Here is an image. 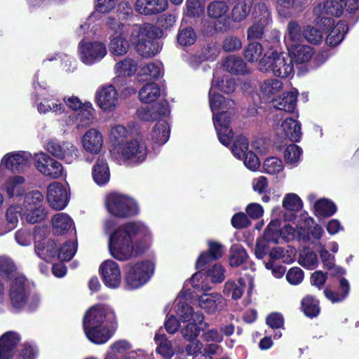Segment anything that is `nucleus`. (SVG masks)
Returning <instances> with one entry per match:
<instances>
[{
    "instance_id": "1a4fd4ad",
    "label": "nucleus",
    "mask_w": 359,
    "mask_h": 359,
    "mask_svg": "<svg viewBox=\"0 0 359 359\" xmlns=\"http://www.w3.org/2000/svg\"><path fill=\"white\" fill-rule=\"evenodd\" d=\"M48 233L47 228L45 226H35L34 229V234L35 238L34 249L37 255L46 261H50L51 259L56 257L57 255V244L53 239H48L44 241L37 240L38 238H45Z\"/></svg>"
},
{
    "instance_id": "4d7b16f0",
    "label": "nucleus",
    "mask_w": 359,
    "mask_h": 359,
    "mask_svg": "<svg viewBox=\"0 0 359 359\" xmlns=\"http://www.w3.org/2000/svg\"><path fill=\"white\" fill-rule=\"evenodd\" d=\"M75 252L74 243L67 241L57 249L56 257L62 262H68L74 257Z\"/></svg>"
},
{
    "instance_id": "58836bf2",
    "label": "nucleus",
    "mask_w": 359,
    "mask_h": 359,
    "mask_svg": "<svg viewBox=\"0 0 359 359\" xmlns=\"http://www.w3.org/2000/svg\"><path fill=\"white\" fill-rule=\"evenodd\" d=\"M178 315L183 322H196L203 323L204 316L201 311L195 312L194 309L187 304H182L178 310Z\"/></svg>"
},
{
    "instance_id": "c756f323",
    "label": "nucleus",
    "mask_w": 359,
    "mask_h": 359,
    "mask_svg": "<svg viewBox=\"0 0 359 359\" xmlns=\"http://www.w3.org/2000/svg\"><path fill=\"white\" fill-rule=\"evenodd\" d=\"M285 137L292 142H298L302 137L301 124L292 118H287L281 125Z\"/></svg>"
},
{
    "instance_id": "f03ea898",
    "label": "nucleus",
    "mask_w": 359,
    "mask_h": 359,
    "mask_svg": "<svg viewBox=\"0 0 359 359\" xmlns=\"http://www.w3.org/2000/svg\"><path fill=\"white\" fill-rule=\"evenodd\" d=\"M82 327L89 341L95 345H102L116 332L118 327V318L111 306L105 304H96L85 312Z\"/></svg>"
},
{
    "instance_id": "6ab92c4d",
    "label": "nucleus",
    "mask_w": 359,
    "mask_h": 359,
    "mask_svg": "<svg viewBox=\"0 0 359 359\" xmlns=\"http://www.w3.org/2000/svg\"><path fill=\"white\" fill-rule=\"evenodd\" d=\"M21 341L20 334L15 331H7L0 337V359H11Z\"/></svg>"
},
{
    "instance_id": "49530a36",
    "label": "nucleus",
    "mask_w": 359,
    "mask_h": 359,
    "mask_svg": "<svg viewBox=\"0 0 359 359\" xmlns=\"http://www.w3.org/2000/svg\"><path fill=\"white\" fill-rule=\"evenodd\" d=\"M263 52L262 45L257 41L250 42L244 49V57L250 62H257Z\"/></svg>"
},
{
    "instance_id": "20e7f679",
    "label": "nucleus",
    "mask_w": 359,
    "mask_h": 359,
    "mask_svg": "<svg viewBox=\"0 0 359 359\" xmlns=\"http://www.w3.org/2000/svg\"><path fill=\"white\" fill-rule=\"evenodd\" d=\"M258 69L261 72L285 79L294 72L293 60L287 53L268 50L259 60Z\"/></svg>"
},
{
    "instance_id": "c03bdc74",
    "label": "nucleus",
    "mask_w": 359,
    "mask_h": 359,
    "mask_svg": "<svg viewBox=\"0 0 359 359\" xmlns=\"http://www.w3.org/2000/svg\"><path fill=\"white\" fill-rule=\"evenodd\" d=\"M38 206L41 208L45 207L43 194L38 190H34L25 194L23 201V208H38Z\"/></svg>"
},
{
    "instance_id": "ddd939ff",
    "label": "nucleus",
    "mask_w": 359,
    "mask_h": 359,
    "mask_svg": "<svg viewBox=\"0 0 359 359\" xmlns=\"http://www.w3.org/2000/svg\"><path fill=\"white\" fill-rule=\"evenodd\" d=\"M36 165L43 175L51 178L58 179L63 173L62 164L51 158L48 154L41 153L35 156Z\"/></svg>"
},
{
    "instance_id": "6e6d98bb",
    "label": "nucleus",
    "mask_w": 359,
    "mask_h": 359,
    "mask_svg": "<svg viewBox=\"0 0 359 359\" xmlns=\"http://www.w3.org/2000/svg\"><path fill=\"white\" fill-rule=\"evenodd\" d=\"M344 1L340 0H326L323 3V12L334 17H340L344 12Z\"/></svg>"
},
{
    "instance_id": "13d9d810",
    "label": "nucleus",
    "mask_w": 359,
    "mask_h": 359,
    "mask_svg": "<svg viewBox=\"0 0 359 359\" xmlns=\"http://www.w3.org/2000/svg\"><path fill=\"white\" fill-rule=\"evenodd\" d=\"M303 38L313 44H319L323 41L322 32L317 28L307 25L303 29Z\"/></svg>"
},
{
    "instance_id": "39448f33",
    "label": "nucleus",
    "mask_w": 359,
    "mask_h": 359,
    "mask_svg": "<svg viewBox=\"0 0 359 359\" xmlns=\"http://www.w3.org/2000/svg\"><path fill=\"white\" fill-rule=\"evenodd\" d=\"M105 205L108 212L117 218H130L140 212L137 203L133 198L117 192L106 196Z\"/></svg>"
},
{
    "instance_id": "338daca9",
    "label": "nucleus",
    "mask_w": 359,
    "mask_h": 359,
    "mask_svg": "<svg viewBox=\"0 0 359 359\" xmlns=\"http://www.w3.org/2000/svg\"><path fill=\"white\" fill-rule=\"evenodd\" d=\"M15 270L16 267L11 259L0 257V276L8 278Z\"/></svg>"
},
{
    "instance_id": "8fccbe9b",
    "label": "nucleus",
    "mask_w": 359,
    "mask_h": 359,
    "mask_svg": "<svg viewBox=\"0 0 359 359\" xmlns=\"http://www.w3.org/2000/svg\"><path fill=\"white\" fill-rule=\"evenodd\" d=\"M154 138L160 145L165 144L170 137V127L166 121L158 122L154 128Z\"/></svg>"
},
{
    "instance_id": "09e8293b",
    "label": "nucleus",
    "mask_w": 359,
    "mask_h": 359,
    "mask_svg": "<svg viewBox=\"0 0 359 359\" xmlns=\"http://www.w3.org/2000/svg\"><path fill=\"white\" fill-rule=\"evenodd\" d=\"M115 69L118 75L131 76L137 71V63L131 58H126L117 62L115 65Z\"/></svg>"
},
{
    "instance_id": "6e6552de",
    "label": "nucleus",
    "mask_w": 359,
    "mask_h": 359,
    "mask_svg": "<svg viewBox=\"0 0 359 359\" xmlns=\"http://www.w3.org/2000/svg\"><path fill=\"white\" fill-rule=\"evenodd\" d=\"M255 21L247 31L248 39H262L266 27L271 22V12L264 3L255 4L254 8Z\"/></svg>"
},
{
    "instance_id": "f704fd0d",
    "label": "nucleus",
    "mask_w": 359,
    "mask_h": 359,
    "mask_svg": "<svg viewBox=\"0 0 359 359\" xmlns=\"http://www.w3.org/2000/svg\"><path fill=\"white\" fill-rule=\"evenodd\" d=\"M159 86L154 82L144 84L139 91L140 100L143 103H151L156 101L160 96Z\"/></svg>"
},
{
    "instance_id": "79ce46f5",
    "label": "nucleus",
    "mask_w": 359,
    "mask_h": 359,
    "mask_svg": "<svg viewBox=\"0 0 359 359\" xmlns=\"http://www.w3.org/2000/svg\"><path fill=\"white\" fill-rule=\"evenodd\" d=\"M208 326V323L204 321L202 325L194 321L189 322L181 330V333L186 340L192 341L198 337L201 331H203Z\"/></svg>"
},
{
    "instance_id": "4be33fe9",
    "label": "nucleus",
    "mask_w": 359,
    "mask_h": 359,
    "mask_svg": "<svg viewBox=\"0 0 359 359\" xmlns=\"http://www.w3.org/2000/svg\"><path fill=\"white\" fill-rule=\"evenodd\" d=\"M82 144L86 151L98 154L103 144L102 135L97 130L91 128L83 135Z\"/></svg>"
},
{
    "instance_id": "cd10ccee",
    "label": "nucleus",
    "mask_w": 359,
    "mask_h": 359,
    "mask_svg": "<svg viewBox=\"0 0 359 359\" xmlns=\"http://www.w3.org/2000/svg\"><path fill=\"white\" fill-rule=\"evenodd\" d=\"M297 91L283 93L279 99L275 100L276 109L289 113L294 112L297 107Z\"/></svg>"
},
{
    "instance_id": "9d476101",
    "label": "nucleus",
    "mask_w": 359,
    "mask_h": 359,
    "mask_svg": "<svg viewBox=\"0 0 359 359\" xmlns=\"http://www.w3.org/2000/svg\"><path fill=\"white\" fill-rule=\"evenodd\" d=\"M81 60L86 65H91L100 61L107 54L105 45L100 41H85L79 43Z\"/></svg>"
},
{
    "instance_id": "680f3d73",
    "label": "nucleus",
    "mask_w": 359,
    "mask_h": 359,
    "mask_svg": "<svg viewBox=\"0 0 359 359\" xmlns=\"http://www.w3.org/2000/svg\"><path fill=\"white\" fill-rule=\"evenodd\" d=\"M302 154V148L295 144H291L287 147L284 151V158L287 163L294 164L297 163L301 154Z\"/></svg>"
},
{
    "instance_id": "37998d69",
    "label": "nucleus",
    "mask_w": 359,
    "mask_h": 359,
    "mask_svg": "<svg viewBox=\"0 0 359 359\" xmlns=\"http://www.w3.org/2000/svg\"><path fill=\"white\" fill-rule=\"evenodd\" d=\"M296 63L302 64L310 61L314 54L313 48L309 46L296 45L292 51Z\"/></svg>"
},
{
    "instance_id": "774afa93",
    "label": "nucleus",
    "mask_w": 359,
    "mask_h": 359,
    "mask_svg": "<svg viewBox=\"0 0 359 359\" xmlns=\"http://www.w3.org/2000/svg\"><path fill=\"white\" fill-rule=\"evenodd\" d=\"M25 181V180L22 176L15 175L11 177L6 182L4 189L9 198L15 197V191L17 185H22Z\"/></svg>"
},
{
    "instance_id": "f8f14e48",
    "label": "nucleus",
    "mask_w": 359,
    "mask_h": 359,
    "mask_svg": "<svg viewBox=\"0 0 359 359\" xmlns=\"http://www.w3.org/2000/svg\"><path fill=\"white\" fill-rule=\"evenodd\" d=\"M46 149L52 156L72 163L79 157L78 148L71 142H65L62 144L55 140H49L46 144Z\"/></svg>"
},
{
    "instance_id": "a878e982",
    "label": "nucleus",
    "mask_w": 359,
    "mask_h": 359,
    "mask_svg": "<svg viewBox=\"0 0 359 359\" xmlns=\"http://www.w3.org/2000/svg\"><path fill=\"white\" fill-rule=\"evenodd\" d=\"M162 330V327H161L154 336V341L157 345L156 352L164 359H170L174 355L175 351L171 341L168 339L166 334L161 333Z\"/></svg>"
},
{
    "instance_id": "5fc2aeb1",
    "label": "nucleus",
    "mask_w": 359,
    "mask_h": 359,
    "mask_svg": "<svg viewBox=\"0 0 359 359\" xmlns=\"http://www.w3.org/2000/svg\"><path fill=\"white\" fill-rule=\"evenodd\" d=\"M283 207L287 210L299 212L303 208V202L297 194L290 193L284 197Z\"/></svg>"
},
{
    "instance_id": "de8ad7c7",
    "label": "nucleus",
    "mask_w": 359,
    "mask_h": 359,
    "mask_svg": "<svg viewBox=\"0 0 359 359\" xmlns=\"http://www.w3.org/2000/svg\"><path fill=\"white\" fill-rule=\"evenodd\" d=\"M249 142L248 138L240 135L236 137L235 141L231 146V152L238 159H242L245 154L248 151Z\"/></svg>"
},
{
    "instance_id": "bb28decb",
    "label": "nucleus",
    "mask_w": 359,
    "mask_h": 359,
    "mask_svg": "<svg viewBox=\"0 0 359 359\" xmlns=\"http://www.w3.org/2000/svg\"><path fill=\"white\" fill-rule=\"evenodd\" d=\"M245 287V280L243 278H239L237 281L229 280L224 283L223 294L233 300H238L243 296Z\"/></svg>"
},
{
    "instance_id": "2f4dec72",
    "label": "nucleus",
    "mask_w": 359,
    "mask_h": 359,
    "mask_svg": "<svg viewBox=\"0 0 359 359\" xmlns=\"http://www.w3.org/2000/svg\"><path fill=\"white\" fill-rule=\"evenodd\" d=\"M197 34L195 29L188 25H181L177 34V43L182 47L190 46L196 43Z\"/></svg>"
},
{
    "instance_id": "473e14b6",
    "label": "nucleus",
    "mask_w": 359,
    "mask_h": 359,
    "mask_svg": "<svg viewBox=\"0 0 359 359\" xmlns=\"http://www.w3.org/2000/svg\"><path fill=\"white\" fill-rule=\"evenodd\" d=\"M301 310L307 318H316L320 312V302L313 295L307 294L301 301Z\"/></svg>"
},
{
    "instance_id": "393cba45",
    "label": "nucleus",
    "mask_w": 359,
    "mask_h": 359,
    "mask_svg": "<svg viewBox=\"0 0 359 359\" xmlns=\"http://www.w3.org/2000/svg\"><path fill=\"white\" fill-rule=\"evenodd\" d=\"M92 175L95 182L98 185H104L109 182L110 172L106 159L98 157L93 167Z\"/></svg>"
},
{
    "instance_id": "c85d7f7f",
    "label": "nucleus",
    "mask_w": 359,
    "mask_h": 359,
    "mask_svg": "<svg viewBox=\"0 0 359 359\" xmlns=\"http://www.w3.org/2000/svg\"><path fill=\"white\" fill-rule=\"evenodd\" d=\"M72 218L66 213H57L52 218L53 232L55 235L67 233L72 225Z\"/></svg>"
},
{
    "instance_id": "a19ab883",
    "label": "nucleus",
    "mask_w": 359,
    "mask_h": 359,
    "mask_svg": "<svg viewBox=\"0 0 359 359\" xmlns=\"http://www.w3.org/2000/svg\"><path fill=\"white\" fill-rule=\"evenodd\" d=\"M280 224L281 222L279 219L271 221L264 229L263 235L259 238L271 242L274 245H277L280 236Z\"/></svg>"
},
{
    "instance_id": "e433bc0d",
    "label": "nucleus",
    "mask_w": 359,
    "mask_h": 359,
    "mask_svg": "<svg viewBox=\"0 0 359 359\" xmlns=\"http://www.w3.org/2000/svg\"><path fill=\"white\" fill-rule=\"evenodd\" d=\"M337 205L332 201L322 198L314 204V215L317 217H329L337 212Z\"/></svg>"
},
{
    "instance_id": "b1692460",
    "label": "nucleus",
    "mask_w": 359,
    "mask_h": 359,
    "mask_svg": "<svg viewBox=\"0 0 359 359\" xmlns=\"http://www.w3.org/2000/svg\"><path fill=\"white\" fill-rule=\"evenodd\" d=\"M201 309L209 314L222 310L223 298L218 293L203 294L198 299Z\"/></svg>"
},
{
    "instance_id": "f257e3e1",
    "label": "nucleus",
    "mask_w": 359,
    "mask_h": 359,
    "mask_svg": "<svg viewBox=\"0 0 359 359\" xmlns=\"http://www.w3.org/2000/svg\"><path fill=\"white\" fill-rule=\"evenodd\" d=\"M151 237L148 227L141 221H130L121 224L109 236L108 248L110 255L116 259L124 262L133 256L137 257L144 253L147 247L143 245L135 248L133 241L143 239L147 241Z\"/></svg>"
},
{
    "instance_id": "5701e85b",
    "label": "nucleus",
    "mask_w": 359,
    "mask_h": 359,
    "mask_svg": "<svg viewBox=\"0 0 359 359\" xmlns=\"http://www.w3.org/2000/svg\"><path fill=\"white\" fill-rule=\"evenodd\" d=\"M348 26L346 20H339L332 29L326 36L325 43L330 47H336L339 45L347 32Z\"/></svg>"
},
{
    "instance_id": "ea45409f",
    "label": "nucleus",
    "mask_w": 359,
    "mask_h": 359,
    "mask_svg": "<svg viewBox=\"0 0 359 359\" xmlns=\"http://www.w3.org/2000/svg\"><path fill=\"white\" fill-rule=\"evenodd\" d=\"M232 9L231 18L234 22H241L250 13L252 0H238Z\"/></svg>"
},
{
    "instance_id": "bf43d9fd",
    "label": "nucleus",
    "mask_w": 359,
    "mask_h": 359,
    "mask_svg": "<svg viewBox=\"0 0 359 359\" xmlns=\"http://www.w3.org/2000/svg\"><path fill=\"white\" fill-rule=\"evenodd\" d=\"M314 224L315 221L313 218H308L305 220L304 226H297L296 239L304 243L310 241V229Z\"/></svg>"
},
{
    "instance_id": "052dcab7",
    "label": "nucleus",
    "mask_w": 359,
    "mask_h": 359,
    "mask_svg": "<svg viewBox=\"0 0 359 359\" xmlns=\"http://www.w3.org/2000/svg\"><path fill=\"white\" fill-rule=\"evenodd\" d=\"M128 130L121 125H117L112 128L111 130L110 139L116 146H120L126 140L128 137Z\"/></svg>"
},
{
    "instance_id": "0e129e2a",
    "label": "nucleus",
    "mask_w": 359,
    "mask_h": 359,
    "mask_svg": "<svg viewBox=\"0 0 359 359\" xmlns=\"http://www.w3.org/2000/svg\"><path fill=\"white\" fill-rule=\"evenodd\" d=\"M272 243L266 241L261 238H257L255 247V255L258 259H263L267 255H269L273 246Z\"/></svg>"
},
{
    "instance_id": "dca6fc26",
    "label": "nucleus",
    "mask_w": 359,
    "mask_h": 359,
    "mask_svg": "<svg viewBox=\"0 0 359 359\" xmlns=\"http://www.w3.org/2000/svg\"><path fill=\"white\" fill-rule=\"evenodd\" d=\"M100 273L104 285L111 288H117L121 281L118 264L111 259L103 262L100 266Z\"/></svg>"
},
{
    "instance_id": "864d4df0",
    "label": "nucleus",
    "mask_w": 359,
    "mask_h": 359,
    "mask_svg": "<svg viewBox=\"0 0 359 359\" xmlns=\"http://www.w3.org/2000/svg\"><path fill=\"white\" fill-rule=\"evenodd\" d=\"M205 11L204 0H187L185 14L189 18L199 17Z\"/></svg>"
},
{
    "instance_id": "72a5a7b5",
    "label": "nucleus",
    "mask_w": 359,
    "mask_h": 359,
    "mask_svg": "<svg viewBox=\"0 0 359 359\" xmlns=\"http://www.w3.org/2000/svg\"><path fill=\"white\" fill-rule=\"evenodd\" d=\"M126 36L123 32H120L111 39L109 50L112 55L121 56L128 51L129 42L126 39Z\"/></svg>"
},
{
    "instance_id": "7ed1b4c3",
    "label": "nucleus",
    "mask_w": 359,
    "mask_h": 359,
    "mask_svg": "<svg viewBox=\"0 0 359 359\" xmlns=\"http://www.w3.org/2000/svg\"><path fill=\"white\" fill-rule=\"evenodd\" d=\"M159 29L150 23L135 25L133 28L130 40L135 44V48L144 57H153L160 50L158 40Z\"/></svg>"
},
{
    "instance_id": "603ef678",
    "label": "nucleus",
    "mask_w": 359,
    "mask_h": 359,
    "mask_svg": "<svg viewBox=\"0 0 359 359\" xmlns=\"http://www.w3.org/2000/svg\"><path fill=\"white\" fill-rule=\"evenodd\" d=\"M224 272V268L221 264H215L203 272V275L205 278H210L213 283H220L225 278Z\"/></svg>"
},
{
    "instance_id": "9b49d317",
    "label": "nucleus",
    "mask_w": 359,
    "mask_h": 359,
    "mask_svg": "<svg viewBox=\"0 0 359 359\" xmlns=\"http://www.w3.org/2000/svg\"><path fill=\"white\" fill-rule=\"evenodd\" d=\"M229 6L224 1H214L210 2L207 8L208 17L217 19L214 25L215 29L219 32H226L229 29L230 20L227 15Z\"/></svg>"
},
{
    "instance_id": "c9c22d12",
    "label": "nucleus",
    "mask_w": 359,
    "mask_h": 359,
    "mask_svg": "<svg viewBox=\"0 0 359 359\" xmlns=\"http://www.w3.org/2000/svg\"><path fill=\"white\" fill-rule=\"evenodd\" d=\"M22 210L24 212L21 215L22 219L32 224L43 222L48 215V210L46 207L38 206V208H23Z\"/></svg>"
},
{
    "instance_id": "3c124183",
    "label": "nucleus",
    "mask_w": 359,
    "mask_h": 359,
    "mask_svg": "<svg viewBox=\"0 0 359 359\" xmlns=\"http://www.w3.org/2000/svg\"><path fill=\"white\" fill-rule=\"evenodd\" d=\"M39 355V348L29 342L21 344L16 354V359H36Z\"/></svg>"
},
{
    "instance_id": "69168bd1",
    "label": "nucleus",
    "mask_w": 359,
    "mask_h": 359,
    "mask_svg": "<svg viewBox=\"0 0 359 359\" xmlns=\"http://www.w3.org/2000/svg\"><path fill=\"white\" fill-rule=\"evenodd\" d=\"M20 210H22L19 205H11L6 210V219L8 223V228L11 230L13 229L18 222V216L20 215Z\"/></svg>"
},
{
    "instance_id": "aec40b11",
    "label": "nucleus",
    "mask_w": 359,
    "mask_h": 359,
    "mask_svg": "<svg viewBox=\"0 0 359 359\" xmlns=\"http://www.w3.org/2000/svg\"><path fill=\"white\" fill-rule=\"evenodd\" d=\"M135 10L140 14L152 15L161 13L168 6V0H137Z\"/></svg>"
},
{
    "instance_id": "f3484780",
    "label": "nucleus",
    "mask_w": 359,
    "mask_h": 359,
    "mask_svg": "<svg viewBox=\"0 0 359 359\" xmlns=\"http://www.w3.org/2000/svg\"><path fill=\"white\" fill-rule=\"evenodd\" d=\"M118 93L112 85L101 87L96 93L95 102L104 111H112L116 107Z\"/></svg>"
},
{
    "instance_id": "4468645a",
    "label": "nucleus",
    "mask_w": 359,
    "mask_h": 359,
    "mask_svg": "<svg viewBox=\"0 0 359 359\" xmlns=\"http://www.w3.org/2000/svg\"><path fill=\"white\" fill-rule=\"evenodd\" d=\"M213 121L219 141L224 146H229L233 138V132L230 128L229 113L224 111L217 113L214 116Z\"/></svg>"
},
{
    "instance_id": "e2e57ef3",
    "label": "nucleus",
    "mask_w": 359,
    "mask_h": 359,
    "mask_svg": "<svg viewBox=\"0 0 359 359\" xmlns=\"http://www.w3.org/2000/svg\"><path fill=\"white\" fill-rule=\"evenodd\" d=\"M264 171L270 175H275L283 170V163L277 157L267 158L263 165Z\"/></svg>"
},
{
    "instance_id": "0eeeda50",
    "label": "nucleus",
    "mask_w": 359,
    "mask_h": 359,
    "mask_svg": "<svg viewBox=\"0 0 359 359\" xmlns=\"http://www.w3.org/2000/svg\"><path fill=\"white\" fill-rule=\"evenodd\" d=\"M30 292L28 280L24 276L15 278L11 281L9 288L11 304L13 309L20 311L25 308Z\"/></svg>"
},
{
    "instance_id": "7c9ffc66",
    "label": "nucleus",
    "mask_w": 359,
    "mask_h": 359,
    "mask_svg": "<svg viewBox=\"0 0 359 359\" xmlns=\"http://www.w3.org/2000/svg\"><path fill=\"white\" fill-rule=\"evenodd\" d=\"M223 67L228 72L235 75H245L249 72L243 60L234 55L227 57Z\"/></svg>"
},
{
    "instance_id": "423d86ee",
    "label": "nucleus",
    "mask_w": 359,
    "mask_h": 359,
    "mask_svg": "<svg viewBox=\"0 0 359 359\" xmlns=\"http://www.w3.org/2000/svg\"><path fill=\"white\" fill-rule=\"evenodd\" d=\"M155 266L149 260H143L126 266L125 281L130 290L139 288L146 284L151 278Z\"/></svg>"
},
{
    "instance_id": "412c9836",
    "label": "nucleus",
    "mask_w": 359,
    "mask_h": 359,
    "mask_svg": "<svg viewBox=\"0 0 359 359\" xmlns=\"http://www.w3.org/2000/svg\"><path fill=\"white\" fill-rule=\"evenodd\" d=\"M29 157L25 155V151L18 153L7 154L2 158V163L6 168L11 170L13 172H22L28 166Z\"/></svg>"
},
{
    "instance_id": "2eb2a0df",
    "label": "nucleus",
    "mask_w": 359,
    "mask_h": 359,
    "mask_svg": "<svg viewBox=\"0 0 359 359\" xmlns=\"http://www.w3.org/2000/svg\"><path fill=\"white\" fill-rule=\"evenodd\" d=\"M46 198L50 206L56 210L64 209L69 202V196L65 186L58 182L48 185Z\"/></svg>"
},
{
    "instance_id": "4c0bfd02",
    "label": "nucleus",
    "mask_w": 359,
    "mask_h": 359,
    "mask_svg": "<svg viewBox=\"0 0 359 359\" xmlns=\"http://www.w3.org/2000/svg\"><path fill=\"white\" fill-rule=\"evenodd\" d=\"M229 265L232 267H238L247 261L248 254L247 250L241 244H233L229 250Z\"/></svg>"
},
{
    "instance_id": "a211bd4d",
    "label": "nucleus",
    "mask_w": 359,
    "mask_h": 359,
    "mask_svg": "<svg viewBox=\"0 0 359 359\" xmlns=\"http://www.w3.org/2000/svg\"><path fill=\"white\" fill-rule=\"evenodd\" d=\"M148 149L144 142L137 140L128 141L122 148L121 154L124 159L141 163L146 160Z\"/></svg>"
},
{
    "instance_id": "a18cd8bd",
    "label": "nucleus",
    "mask_w": 359,
    "mask_h": 359,
    "mask_svg": "<svg viewBox=\"0 0 359 359\" xmlns=\"http://www.w3.org/2000/svg\"><path fill=\"white\" fill-rule=\"evenodd\" d=\"M93 111L94 109L90 102H84L83 106L79 109L76 116V120L79 122V124L81 126H89L93 119Z\"/></svg>"
}]
</instances>
